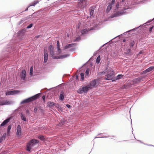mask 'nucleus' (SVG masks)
<instances>
[{"mask_svg":"<svg viewBox=\"0 0 154 154\" xmlns=\"http://www.w3.org/2000/svg\"><path fill=\"white\" fill-rule=\"evenodd\" d=\"M91 88L90 87L89 85H82L81 87L79 88L77 90V92L78 93L80 94H87L88 91L91 89Z\"/></svg>","mask_w":154,"mask_h":154,"instance_id":"obj_6","label":"nucleus"},{"mask_svg":"<svg viewBox=\"0 0 154 154\" xmlns=\"http://www.w3.org/2000/svg\"><path fill=\"white\" fill-rule=\"evenodd\" d=\"M146 77V75L145 76H141L137 78H136L132 81V82L134 84H137L143 81L145 78Z\"/></svg>","mask_w":154,"mask_h":154,"instance_id":"obj_8","label":"nucleus"},{"mask_svg":"<svg viewBox=\"0 0 154 154\" xmlns=\"http://www.w3.org/2000/svg\"><path fill=\"white\" fill-rule=\"evenodd\" d=\"M29 74L30 76H34L33 74V66H32L30 67Z\"/></svg>","mask_w":154,"mask_h":154,"instance_id":"obj_33","label":"nucleus"},{"mask_svg":"<svg viewBox=\"0 0 154 154\" xmlns=\"http://www.w3.org/2000/svg\"><path fill=\"white\" fill-rule=\"evenodd\" d=\"M79 1H80L83 5H86L87 4V0H79Z\"/></svg>","mask_w":154,"mask_h":154,"instance_id":"obj_44","label":"nucleus"},{"mask_svg":"<svg viewBox=\"0 0 154 154\" xmlns=\"http://www.w3.org/2000/svg\"><path fill=\"white\" fill-rule=\"evenodd\" d=\"M154 26H152L151 27H150L149 28V32H152V29L153 28Z\"/></svg>","mask_w":154,"mask_h":154,"instance_id":"obj_55","label":"nucleus"},{"mask_svg":"<svg viewBox=\"0 0 154 154\" xmlns=\"http://www.w3.org/2000/svg\"><path fill=\"white\" fill-rule=\"evenodd\" d=\"M144 53L143 50H140L137 54V56H138L141 54H143Z\"/></svg>","mask_w":154,"mask_h":154,"instance_id":"obj_53","label":"nucleus"},{"mask_svg":"<svg viewBox=\"0 0 154 154\" xmlns=\"http://www.w3.org/2000/svg\"><path fill=\"white\" fill-rule=\"evenodd\" d=\"M48 50L49 51L50 57L54 59H63L67 57L70 56V54H65L60 56L55 55L54 47L52 45H50L48 48Z\"/></svg>","mask_w":154,"mask_h":154,"instance_id":"obj_2","label":"nucleus"},{"mask_svg":"<svg viewBox=\"0 0 154 154\" xmlns=\"http://www.w3.org/2000/svg\"><path fill=\"white\" fill-rule=\"evenodd\" d=\"M39 94V93L36 94L31 97L27 98L29 102L33 101L38 99V95Z\"/></svg>","mask_w":154,"mask_h":154,"instance_id":"obj_16","label":"nucleus"},{"mask_svg":"<svg viewBox=\"0 0 154 154\" xmlns=\"http://www.w3.org/2000/svg\"><path fill=\"white\" fill-rule=\"evenodd\" d=\"M56 103L53 102L49 101L47 103V106L50 108L52 109L54 107V106H55Z\"/></svg>","mask_w":154,"mask_h":154,"instance_id":"obj_20","label":"nucleus"},{"mask_svg":"<svg viewBox=\"0 0 154 154\" xmlns=\"http://www.w3.org/2000/svg\"><path fill=\"white\" fill-rule=\"evenodd\" d=\"M154 70V66H151L148 68L146 69L144 71L142 72L141 73L142 74H144L143 76H145L146 75V76L150 73L151 72L153 71Z\"/></svg>","mask_w":154,"mask_h":154,"instance_id":"obj_10","label":"nucleus"},{"mask_svg":"<svg viewBox=\"0 0 154 154\" xmlns=\"http://www.w3.org/2000/svg\"><path fill=\"white\" fill-rule=\"evenodd\" d=\"M26 103V102H25V100H22L20 103V104H25Z\"/></svg>","mask_w":154,"mask_h":154,"instance_id":"obj_59","label":"nucleus"},{"mask_svg":"<svg viewBox=\"0 0 154 154\" xmlns=\"http://www.w3.org/2000/svg\"><path fill=\"white\" fill-rule=\"evenodd\" d=\"M66 96V94L64 91H62L60 93L59 99L61 101H63L64 100V98Z\"/></svg>","mask_w":154,"mask_h":154,"instance_id":"obj_18","label":"nucleus"},{"mask_svg":"<svg viewBox=\"0 0 154 154\" xmlns=\"http://www.w3.org/2000/svg\"><path fill=\"white\" fill-rule=\"evenodd\" d=\"M119 5L120 2H117L115 6V8L113 11L114 13L109 17V18H112L122 15L126 13V12L124 10L117 11L119 8Z\"/></svg>","mask_w":154,"mask_h":154,"instance_id":"obj_3","label":"nucleus"},{"mask_svg":"<svg viewBox=\"0 0 154 154\" xmlns=\"http://www.w3.org/2000/svg\"><path fill=\"white\" fill-rule=\"evenodd\" d=\"M26 70L23 69L21 72L20 75V77L21 80L25 81L26 80Z\"/></svg>","mask_w":154,"mask_h":154,"instance_id":"obj_15","label":"nucleus"},{"mask_svg":"<svg viewBox=\"0 0 154 154\" xmlns=\"http://www.w3.org/2000/svg\"><path fill=\"white\" fill-rule=\"evenodd\" d=\"M19 90H12L8 91L5 92V95L6 96H9L11 95H15L20 93Z\"/></svg>","mask_w":154,"mask_h":154,"instance_id":"obj_13","label":"nucleus"},{"mask_svg":"<svg viewBox=\"0 0 154 154\" xmlns=\"http://www.w3.org/2000/svg\"><path fill=\"white\" fill-rule=\"evenodd\" d=\"M135 43V42L133 40L131 41L129 44V46L131 49H132L133 47L134 46V44Z\"/></svg>","mask_w":154,"mask_h":154,"instance_id":"obj_39","label":"nucleus"},{"mask_svg":"<svg viewBox=\"0 0 154 154\" xmlns=\"http://www.w3.org/2000/svg\"><path fill=\"white\" fill-rule=\"evenodd\" d=\"M100 79H95L90 82V84L89 85L91 87L96 88L97 85H98Z\"/></svg>","mask_w":154,"mask_h":154,"instance_id":"obj_11","label":"nucleus"},{"mask_svg":"<svg viewBox=\"0 0 154 154\" xmlns=\"http://www.w3.org/2000/svg\"><path fill=\"white\" fill-rule=\"evenodd\" d=\"M39 2V1L38 0H35L29 5V7L35 6Z\"/></svg>","mask_w":154,"mask_h":154,"instance_id":"obj_31","label":"nucleus"},{"mask_svg":"<svg viewBox=\"0 0 154 154\" xmlns=\"http://www.w3.org/2000/svg\"><path fill=\"white\" fill-rule=\"evenodd\" d=\"M116 138V136H115V135H109L108 136H102L101 137H97V136H96V137H95L94 139H95L96 138Z\"/></svg>","mask_w":154,"mask_h":154,"instance_id":"obj_26","label":"nucleus"},{"mask_svg":"<svg viewBox=\"0 0 154 154\" xmlns=\"http://www.w3.org/2000/svg\"><path fill=\"white\" fill-rule=\"evenodd\" d=\"M38 111L40 110L41 113L42 114L44 115V111L43 109H42V108L41 107V106H38Z\"/></svg>","mask_w":154,"mask_h":154,"instance_id":"obj_43","label":"nucleus"},{"mask_svg":"<svg viewBox=\"0 0 154 154\" xmlns=\"http://www.w3.org/2000/svg\"><path fill=\"white\" fill-rule=\"evenodd\" d=\"M101 60L100 56L99 55L98 56V57H97L96 60V63L97 64H98L100 63V61Z\"/></svg>","mask_w":154,"mask_h":154,"instance_id":"obj_41","label":"nucleus"},{"mask_svg":"<svg viewBox=\"0 0 154 154\" xmlns=\"http://www.w3.org/2000/svg\"><path fill=\"white\" fill-rule=\"evenodd\" d=\"M32 16L33 18H35L38 16V12H36L32 14Z\"/></svg>","mask_w":154,"mask_h":154,"instance_id":"obj_45","label":"nucleus"},{"mask_svg":"<svg viewBox=\"0 0 154 154\" xmlns=\"http://www.w3.org/2000/svg\"><path fill=\"white\" fill-rule=\"evenodd\" d=\"M90 69L89 68H87L85 72V77L86 78H88L89 77V72Z\"/></svg>","mask_w":154,"mask_h":154,"instance_id":"obj_36","label":"nucleus"},{"mask_svg":"<svg viewBox=\"0 0 154 154\" xmlns=\"http://www.w3.org/2000/svg\"><path fill=\"white\" fill-rule=\"evenodd\" d=\"M11 119L10 117H7L3 122L2 123V125L3 126H5V125L8 123L11 120Z\"/></svg>","mask_w":154,"mask_h":154,"instance_id":"obj_23","label":"nucleus"},{"mask_svg":"<svg viewBox=\"0 0 154 154\" xmlns=\"http://www.w3.org/2000/svg\"><path fill=\"white\" fill-rule=\"evenodd\" d=\"M20 118L21 120L25 122H28V119L26 118L25 115L23 112H21L20 114Z\"/></svg>","mask_w":154,"mask_h":154,"instance_id":"obj_22","label":"nucleus"},{"mask_svg":"<svg viewBox=\"0 0 154 154\" xmlns=\"http://www.w3.org/2000/svg\"><path fill=\"white\" fill-rule=\"evenodd\" d=\"M66 106L69 109H71L72 108V106L69 104H66Z\"/></svg>","mask_w":154,"mask_h":154,"instance_id":"obj_56","label":"nucleus"},{"mask_svg":"<svg viewBox=\"0 0 154 154\" xmlns=\"http://www.w3.org/2000/svg\"><path fill=\"white\" fill-rule=\"evenodd\" d=\"M20 45L19 43L12 41L3 50L2 56H0V72L3 69L2 66H4V63L9 59L15 60L19 57L20 54L18 52V50Z\"/></svg>","mask_w":154,"mask_h":154,"instance_id":"obj_1","label":"nucleus"},{"mask_svg":"<svg viewBox=\"0 0 154 154\" xmlns=\"http://www.w3.org/2000/svg\"><path fill=\"white\" fill-rule=\"evenodd\" d=\"M124 54L126 55H128L129 56H131L133 54L131 49L130 48L126 49L124 52Z\"/></svg>","mask_w":154,"mask_h":154,"instance_id":"obj_21","label":"nucleus"},{"mask_svg":"<svg viewBox=\"0 0 154 154\" xmlns=\"http://www.w3.org/2000/svg\"><path fill=\"white\" fill-rule=\"evenodd\" d=\"M88 30L89 32V31L95 30V29L94 28L91 27H90L89 29H88Z\"/></svg>","mask_w":154,"mask_h":154,"instance_id":"obj_60","label":"nucleus"},{"mask_svg":"<svg viewBox=\"0 0 154 154\" xmlns=\"http://www.w3.org/2000/svg\"><path fill=\"white\" fill-rule=\"evenodd\" d=\"M70 47L69 44H66L64 47H63V50H65L68 48H70Z\"/></svg>","mask_w":154,"mask_h":154,"instance_id":"obj_47","label":"nucleus"},{"mask_svg":"<svg viewBox=\"0 0 154 154\" xmlns=\"http://www.w3.org/2000/svg\"><path fill=\"white\" fill-rule=\"evenodd\" d=\"M81 39V35H79L78 36H77L73 40V42H78Z\"/></svg>","mask_w":154,"mask_h":154,"instance_id":"obj_37","label":"nucleus"},{"mask_svg":"<svg viewBox=\"0 0 154 154\" xmlns=\"http://www.w3.org/2000/svg\"><path fill=\"white\" fill-rule=\"evenodd\" d=\"M144 24H141V25H140V26H137V27H136L135 28H134L133 29H131L129 30H128L125 32L124 33H123L121 34V35H119L117 36L116 37H122V36L123 35H127V34H129L130 35H132V34H134V32L137 29H139V28H140V29H141V27H142L144 25Z\"/></svg>","mask_w":154,"mask_h":154,"instance_id":"obj_7","label":"nucleus"},{"mask_svg":"<svg viewBox=\"0 0 154 154\" xmlns=\"http://www.w3.org/2000/svg\"><path fill=\"white\" fill-rule=\"evenodd\" d=\"M57 49V51L60 54H61L62 53V51L60 49V48H56Z\"/></svg>","mask_w":154,"mask_h":154,"instance_id":"obj_54","label":"nucleus"},{"mask_svg":"<svg viewBox=\"0 0 154 154\" xmlns=\"http://www.w3.org/2000/svg\"><path fill=\"white\" fill-rule=\"evenodd\" d=\"M153 20H154V18L152 19H150L148 21H147L146 23H144L143 24H144L141 27V29H143L144 28L146 27V26L148 25V24H147L151 23Z\"/></svg>","mask_w":154,"mask_h":154,"instance_id":"obj_27","label":"nucleus"},{"mask_svg":"<svg viewBox=\"0 0 154 154\" xmlns=\"http://www.w3.org/2000/svg\"><path fill=\"white\" fill-rule=\"evenodd\" d=\"M80 75L81 78L80 79V81L82 82L84 81H85V77L84 73L83 72H81L80 73Z\"/></svg>","mask_w":154,"mask_h":154,"instance_id":"obj_32","label":"nucleus"},{"mask_svg":"<svg viewBox=\"0 0 154 154\" xmlns=\"http://www.w3.org/2000/svg\"><path fill=\"white\" fill-rule=\"evenodd\" d=\"M66 122V121L65 119L63 118L60 120V122L58 124V126L61 127L65 124Z\"/></svg>","mask_w":154,"mask_h":154,"instance_id":"obj_25","label":"nucleus"},{"mask_svg":"<svg viewBox=\"0 0 154 154\" xmlns=\"http://www.w3.org/2000/svg\"><path fill=\"white\" fill-rule=\"evenodd\" d=\"M116 0H112L109 3L108 5L107 6L106 9V12L107 14H108L112 9L113 6L115 3Z\"/></svg>","mask_w":154,"mask_h":154,"instance_id":"obj_9","label":"nucleus"},{"mask_svg":"<svg viewBox=\"0 0 154 154\" xmlns=\"http://www.w3.org/2000/svg\"><path fill=\"white\" fill-rule=\"evenodd\" d=\"M75 49V48H70L69 50V51H74Z\"/></svg>","mask_w":154,"mask_h":154,"instance_id":"obj_64","label":"nucleus"},{"mask_svg":"<svg viewBox=\"0 0 154 154\" xmlns=\"http://www.w3.org/2000/svg\"><path fill=\"white\" fill-rule=\"evenodd\" d=\"M39 143V141L36 139H31L27 143L25 148L26 150L29 152H31L32 150V148L35 146H38Z\"/></svg>","mask_w":154,"mask_h":154,"instance_id":"obj_4","label":"nucleus"},{"mask_svg":"<svg viewBox=\"0 0 154 154\" xmlns=\"http://www.w3.org/2000/svg\"><path fill=\"white\" fill-rule=\"evenodd\" d=\"M42 36V35H37L35 36V38H36V39H37L39 38L40 37V36Z\"/></svg>","mask_w":154,"mask_h":154,"instance_id":"obj_61","label":"nucleus"},{"mask_svg":"<svg viewBox=\"0 0 154 154\" xmlns=\"http://www.w3.org/2000/svg\"><path fill=\"white\" fill-rule=\"evenodd\" d=\"M33 25V24L32 23L26 26V29H29L31 28L32 27Z\"/></svg>","mask_w":154,"mask_h":154,"instance_id":"obj_50","label":"nucleus"},{"mask_svg":"<svg viewBox=\"0 0 154 154\" xmlns=\"http://www.w3.org/2000/svg\"><path fill=\"white\" fill-rule=\"evenodd\" d=\"M96 8L95 5L91 6L89 9V12L90 16H94V11Z\"/></svg>","mask_w":154,"mask_h":154,"instance_id":"obj_17","label":"nucleus"},{"mask_svg":"<svg viewBox=\"0 0 154 154\" xmlns=\"http://www.w3.org/2000/svg\"><path fill=\"white\" fill-rule=\"evenodd\" d=\"M26 17H27V18L28 20H29V19L30 20H31V19H32L33 18V16H32V14L31 15H29L28 16H27Z\"/></svg>","mask_w":154,"mask_h":154,"instance_id":"obj_51","label":"nucleus"},{"mask_svg":"<svg viewBox=\"0 0 154 154\" xmlns=\"http://www.w3.org/2000/svg\"><path fill=\"white\" fill-rule=\"evenodd\" d=\"M38 138L42 141H44L45 140L44 136L42 134H38Z\"/></svg>","mask_w":154,"mask_h":154,"instance_id":"obj_35","label":"nucleus"},{"mask_svg":"<svg viewBox=\"0 0 154 154\" xmlns=\"http://www.w3.org/2000/svg\"><path fill=\"white\" fill-rule=\"evenodd\" d=\"M70 48L75 46L77 45L76 43H71L69 44Z\"/></svg>","mask_w":154,"mask_h":154,"instance_id":"obj_49","label":"nucleus"},{"mask_svg":"<svg viewBox=\"0 0 154 154\" xmlns=\"http://www.w3.org/2000/svg\"><path fill=\"white\" fill-rule=\"evenodd\" d=\"M11 119L10 117H7L3 122L2 123V125L3 126H5V125L8 123L11 120Z\"/></svg>","mask_w":154,"mask_h":154,"instance_id":"obj_24","label":"nucleus"},{"mask_svg":"<svg viewBox=\"0 0 154 154\" xmlns=\"http://www.w3.org/2000/svg\"><path fill=\"white\" fill-rule=\"evenodd\" d=\"M115 75L114 70L112 68L109 67L106 75V77L104 78V79L108 81L111 80L112 82H113L112 80L114 79Z\"/></svg>","mask_w":154,"mask_h":154,"instance_id":"obj_5","label":"nucleus"},{"mask_svg":"<svg viewBox=\"0 0 154 154\" xmlns=\"http://www.w3.org/2000/svg\"><path fill=\"white\" fill-rule=\"evenodd\" d=\"M113 54L114 55H112L114 57H117L118 56V54L116 52H113Z\"/></svg>","mask_w":154,"mask_h":154,"instance_id":"obj_63","label":"nucleus"},{"mask_svg":"<svg viewBox=\"0 0 154 154\" xmlns=\"http://www.w3.org/2000/svg\"><path fill=\"white\" fill-rule=\"evenodd\" d=\"M26 113L27 115H29L30 113L29 110L28 109H27L26 110Z\"/></svg>","mask_w":154,"mask_h":154,"instance_id":"obj_62","label":"nucleus"},{"mask_svg":"<svg viewBox=\"0 0 154 154\" xmlns=\"http://www.w3.org/2000/svg\"><path fill=\"white\" fill-rule=\"evenodd\" d=\"M38 106H35L34 108L33 109V112L35 113H36L37 112L38 110Z\"/></svg>","mask_w":154,"mask_h":154,"instance_id":"obj_46","label":"nucleus"},{"mask_svg":"<svg viewBox=\"0 0 154 154\" xmlns=\"http://www.w3.org/2000/svg\"><path fill=\"white\" fill-rule=\"evenodd\" d=\"M48 53H44V63H46L48 61Z\"/></svg>","mask_w":154,"mask_h":154,"instance_id":"obj_29","label":"nucleus"},{"mask_svg":"<svg viewBox=\"0 0 154 154\" xmlns=\"http://www.w3.org/2000/svg\"><path fill=\"white\" fill-rule=\"evenodd\" d=\"M25 34V31L23 30H21L19 31L17 33V36L20 40H22L23 39L24 36Z\"/></svg>","mask_w":154,"mask_h":154,"instance_id":"obj_12","label":"nucleus"},{"mask_svg":"<svg viewBox=\"0 0 154 154\" xmlns=\"http://www.w3.org/2000/svg\"><path fill=\"white\" fill-rule=\"evenodd\" d=\"M7 151H3L1 152V154H7Z\"/></svg>","mask_w":154,"mask_h":154,"instance_id":"obj_58","label":"nucleus"},{"mask_svg":"<svg viewBox=\"0 0 154 154\" xmlns=\"http://www.w3.org/2000/svg\"><path fill=\"white\" fill-rule=\"evenodd\" d=\"M124 77V75L122 74H118L117 76L114 77V79L112 80V81L113 82H116V81L119 80L120 79H123Z\"/></svg>","mask_w":154,"mask_h":154,"instance_id":"obj_19","label":"nucleus"},{"mask_svg":"<svg viewBox=\"0 0 154 154\" xmlns=\"http://www.w3.org/2000/svg\"><path fill=\"white\" fill-rule=\"evenodd\" d=\"M17 131L16 134L17 137H20L22 134V129L21 126L18 125L16 128Z\"/></svg>","mask_w":154,"mask_h":154,"instance_id":"obj_14","label":"nucleus"},{"mask_svg":"<svg viewBox=\"0 0 154 154\" xmlns=\"http://www.w3.org/2000/svg\"><path fill=\"white\" fill-rule=\"evenodd\" d=\"M55 107L59 111L63 112V110L60 105L58 103H56Z\"/></svg>","mask_w":154,"mask_h":154,"instance_id":"obj_28","label":"nucleus"},{"mask_svg":"<svg viewBox=\"0 0 154 154\" xmlns=\"http://www.w3.org/2000/svg\"><path fill=\"white\" fill-rule=\"evenodd\" d=\"M21 20H23V22H24L25 21L28 20L27 18V17H23L22 18Z\"/></svg>","mask_w":154,"mask_h":154,"instance_id":"obj_57","label":"nucleus"},{"mask_svg":"<svg viewBox=\"0 0 154 154\" xmlns=\"http://www.w3.org/2000/svg\"><path fill=\"white\" fill-rule=\"evenodd\" d=\"M109 68L108 67V65H107V66L105 68L104 70L101 72L102 75L105 74L106 73V74Z\"/></svg>","mask_w":154,"mask_h":154,"instance_id":"obj_34","label":"nucleus"},{"mask_svg":"<svg viewBox=\"0 0 154 154\" xmlns=\"http://www.w3.org/2000/svg\"><path fill=\"white\" fill-rule=\"evenodd\" d=\"M5 101L6 100L1 99L0 100V106L5 105Z\"/></svg>","mask_w":154,"mask_h":154,"instance_id":"obj_42","label":"nucleus"},{"mask_svg":"<svg viewBox=\"0 0 154 154\" xmlns=\"http://www.w3.org/2000/svg\"><path fill=\"white\" fill-rule=\"evenodd\" d=\"M5 105H10L11 104H12L14 103V102L13 101H8L7 100H6L5 101Z\"/></svg>","mask_w":154,"mask_h":154,"instance_id":"obj_38","label":"nucleus"},{"mask_svg":"<svg viewBox=\"0 0 154 154\" xmlns=\"http://www.w3.org/2000/svg\"><path fill=\"white\" fill-rule=\"evenodd\" d=\"M57 47L56 48H60V42L58 40L57 41Z\"/></svg>","mask_w":154,"mask_h":154,"instance_id":"obj_52","label":"nucleus"},{"mask_svg":"<svg viewBox=\"0 0 154 154\" xmlns=\"http://www.w3.org/2000/svg\"><path fill=\"white\" fill-rule=\"evenodd\" d=\"M88 32V30L87 29H82L81 31V35H84Z\"/></svg>","mask_w":154,"mask_h":154,"instance_id":"obj_30","label":"nucleus"},{"mask_svg":"<svg viewBox=\"0 0 154 154\" xmlns=\"http://www.w3.org/2000/svg\"><path fill=\"white\" fill-rule=\"evenodd\" d=\"M12 126L11 125H10L8 126L7 129V133H8V135H9L10 131L11 128Z\"/></svg>","mask_w":154,"mask_h":154,"instance_id":"obj_40","label":"nucleus"},{"mask_svg":"<svg viewBox=\"0 0 154 154\" xmlns=\"http://www.w3.org/2000/svg\"><path fill=\"white\" fill-rule=\"evenodd\" d=\"M7 135H8V134H7L6 133H4L1 136V137H2V138L4 139L5 140Z\"/></svg>","mask_w":154,"mask_h":154,"instance_id":"obj_48","label":"nucleus"}]
</instances>
